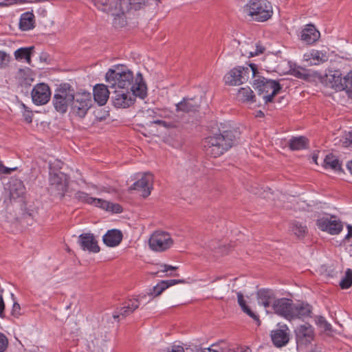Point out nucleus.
<instances>
[{
  "instance_id": "obj_1",
  "label": "nucleus",
  "mask_w": 352,
  "mask_h": 352,
  "mask_svg": "<svg viewBox=\"0 0 352 352\" xmlns=\"http://www.w3.org/2000/svg\"><path fill=\"white\" fill-rule=\"evenodd\" d=\"M105 79L110 88L130 90L141 99L147 96V87L142 74L138 72L135 77L133 72L124 65H114L107 72Z\"/></svg>"
},
{
  "instance_id": "obj_2",
  "label": "nucleus",
  "mask_w": 352,
  "mask_h": 352,
  "mask_svg": "<svg viewBox=\"0 0 352 352\" xmlns=\"http://www.w3.org/2000/svg\"><path fill=\"white\" fill-rule=\"evenodd\" d=\"M239 134L237 130L231 129L205 138L203 143L205 153L214 158L221 156L235 144Z\"/></svg>"
},
{
  "instance_id": "obj_3",
  "label": "nucleus",
  "mask_w": 352,
  "mask_h": 352,
  "mask_svg": "<svg viewBox=\"0 0 352 352\" xmlns=\"http://www.w3.org/2000/svg\"><path fill=\"white\" fill-rule=\"evenodd\" d=\"M253 87L257 94L262 97L265 104L272 102L274 98L282 89L279 82L263 76H258L254 80Z\"/></svg>"
},
{
  "instance_id": "obj_4",
  "label": "nucleus",
  "mask_w": 352,
  "mask_h": 352,
  "mask_svg": "<svg viewBox=\"0 0 352 352\" xmlns=\"http://www.w3.org/2000/svg\"><path fill=\"white\" fill-rule=\"evenodd\" d=\"M73 94L74 88L69 83H62L56 89L52 98V104L57 112L64 114L69 106L72 107Z\"/></svg>"
},
{
  "instance_id": "obj_5",
  "label": "nucleus",
  "mask_w": 352,
  "mask_h": 352,
  "mask_svg": "<svg viewBox=\"0 0 352 352\" xmlns=\"http://www.w3.org/2000/svg\"><path fill=\"white\" fill-rule=\"evenodd\" d=\"M256 66L250 64L248 67L238 66L230 70L223 77L226 85L239 86L246 82L250 77L256 78Z\"/></svg>"
},
{
  "instance_id": "obj_6",
  "label": "nucleus",
  "mask_w": 352,
  "mask_h": 352,
  "mask_svg": "<svg viewBox=\"0 0 352 352\" xmlns=\"http://www.w3.org/2000/svg\"><path fill=\"white\" fill-rule=\"evenodd\" d=\"M74 99L72 101V111L76 116L84 118L92 105V96L91 93L86 91L75 92L72 94Z\"/></svg>"
},
{
  "instance_id": "obj_7",
  "label": "nucleus",
  "mask_w": 352,
  "mask_h": 352,
  "mask_svg": "<svg viewBox=\"0 0 352 352\" xmlns=\"http://www.w3.org/2000/svg\"><path fill=\"white\" fill-rule=\"evenodd\" d=\"M245 10L258 21H267L272 14L271 5L263 0H251Z\"/></svg>"
},
{
  "instance_id": "obj_8",
  "label": "nucleus",
  "mask_w": 352,
  "mask_h": 352,
  "mask_svg": "<svg viewBox=\"0 0 352 352\" xmlns=\"http://www.w3.org/2000/svg\"><path fill=\"white\" fill-rule=\"evenodd\" d=\"M173 244L169 233L163 231H155L148 240L150 248L155 252H164L169 249Z\"/></svg>"
},
{
  "instance_id": "obj_9",
  "label": "nucleus",
  "mask_w": 352,
  "mask_h": 352,
  "mask_svg": "<svg viewBox=\"0 0 352 352\" xmlns=\"http://www.w3.org/2000/svg\"><path fill=\"white\" fill-rule=\"evenodd\" d=\"M94 5L102 12L110 13L115 16L124 14L123 3H126V0H93Z\"/></svg>"
},
{
  "instance_id": "obj_10",
  "label": "nucleus",
  "mask_w": 352,
  "mask_h": 352,
  "mask_svg": "<svg viewBox=\"0 0 352 352\" xmlns=\"http://www.w3.org/2000/svg\"><path fill=\"white\" fill-rule=\"evenodd\" d=\"M297 349L307 346L315 338L314 328L308 323L298 326L294 331Z\"/></svg>"
},
{
  "instance_id": "obj_11",
  "label": "nucleus",
  "mask_w": 352,
  "mask_h": 352,
  "mask_svg": "<svg viewBox=\"0 0 352 352\" xmlns=\"http://www.w3.org/2000/svg\"><path fill=\"white\" fill-rule=\"evenodd\" d=\"M136 93L126 89H116L112 95L113 105L117 108H127L134 103Z\"/></svg>"
},
{
  "instance_id": "obj_12",
  "label": "nucleus",
  "mask_w": 352,
  "mask_h": 352,
  "mask_svg": "<svg viewBox=\"0 0 352 352\" xmlns=\"http://www.w3.org/2000/svg\"><path fill=\"white\" fill-rule=\"evenodd\" d=\"M66 180V175L61 172L50 173L49 182L52 192L64 197L67 188Z\"/></svg>"
},
{
  "instance_id": "obj_13",
  "label": "nucleus",
  "mask_w": 352,
  "mask_h": 352,
  "mask_svg": "<svg viewBox=\"0 0 352 352\" xmlns=\"http://www.w3.org/2000/svg\"><path fill=\"white\" fill-rule=\"evenodd\" d=\"M272 309L275 314L286 318L292 320L293 300L286 298L275 300L272 304Z\"/></svg>"
},
{
  "instance_id": "obj_14",
  "label": "nucleus",
  "mask_w": 352,
  "mask_h": 352,
  "mask_svg": "<svg viewBox=\"0 0 352 352\" xmlns=\"http://www.w3.org/2000/svg\"><path fill=\"white\" fill-rule=\"evenodd\" d=\"M32 102L36 105H43L48 102L51 97L50 87L45 83H38L31 92Z\"/></svg>"
},
{
  "instance_id": "obj_15",
  "label": "nucleus",
  "mask_w": 352,
  "mask_h": 352,
  "mask_svg": "<svg viewBox=\"0 0 352 352\" xmlns=\"http://www.w3.org/2000/svg\"><path fill=\"white\" fill-rule=\"evenodd\" d=\"M316 225L321 230L327 232L330 234H338L343 228L341 221L333 217L330 219L327 217L318 219Z\"/></svg>"
},
{
  "instance_id": "obj_16",
  "label": "nucleus",
  "mask_w": 352,
  "mask_h": 352,
  "mask_svg": "<svg viewBox=\"0 0 352 352\" xmlns=\"http://www.w3.org/2000/svg\"><path fill=\"white\" fill-rule=\"evenodd\" d=\"M153 176L150 173H144L143 176L135 182L129 189V190H135L142 192V196L147 197L150 195L153 189Z\"/></svg>"
},
{
  "instance_id": "obj_17",
  "label": "nucleus",
  "mask_w": 352,
  "mask_h": 352,
  "mask_svg": "<svg viewBox=\"0 0 352 352\" xmlns=\"http://www.w3.org/2000/svg\"><path fill=\"white\" fill-rule=\"evenodd\" d=\"M139 298L128 299L113 314L114 319H124L133 314L140 306Z\"/></svg>"
},
{
  "instance_id": "obj_18",
  "label": "nucleus",
  "mask_w": 352,
  "mask_h": 352,
  "mask_svg": "<svg viewBox=\"0 0 352 352\" xmlns=\"http://www.w3.org/2000/svg\"><path fill=\"white\" fill-rule=\"evenodd\" d=\"M271 339L276 347H282L285 346L289 340V328L286 324L280 326V329H277L271 331Z\"/></svg>"
},
{
  "instance_id": "obj_19",
  "label": "nucleus",
  "mask_w": 352,
  "mask_h": 352,
  "mask_svg": "<svg viewBox=\"0 0 352 352\" xmlns=\"http://www.w3.org/2000/svg\"><path fill=\"white\" fill-rule=\"evenodd\" d=\"M78 243L81 249L84 251H88L93 253H98L100 251V247L98 245V241L93 234H81L78 236Z\"/></svg>"
},
{
  "instance_id": "obj_20",
  "label": "nucleus",
  "mask_w": 352,
  "mask_h": 352,
  "mask_svg": "<svg viewBox=\"0 0 352 352\" xmlns=\"http://www.w3.org/2000/svg\"><path fill=\"white\" fill-rule=\"evenodd\" d=\"M199 100L184 98L180 102L176 104V111L185 113H195L199 111Z\"/></svg>"
},
{
  "instance_id": "obj_21",
  "label": "nucleus",
  "mask_w": 352,
  "mask_h": 352,
  "mask_svg": "<svg viewBox=\"0 0 352 352\" xmlns=\"http://www.w3.org/2000/svg\"><path fill=\"white\" fill-rule=\"evenodd\" d=\"M320 36L319 31L311 24L307 25L300 32V39L307 45L315 43Z\"/></svg>"
},
{
  "instance_id": "obj_22",
  "label": "nucleus",
  "mask_w": 352,
  "mask_h": 352,
  "mask_svg": "<svg viewBox=\"0 0 352 352\" xmlns=\"http://www.w3.org/2000/svg\"><path fill=\"white\" fill-rule=\"evenodd\" d=\"M340 71H334L333 74L327 75L326 85L336 91H344L343 78Z\"/></svg>"
},
{
  "instance_id": "obj_23",
  "label": "nucleus",
  "mask_w": 352,
  "mask_h": 352,
  "mask_svg": "<svg viewBox=\"0 0 352 352\" xmlns=\"http://www.w3.org/2000/svg\"><path fill=\"white\" fill-rule=\"evenodd\" d=\"M109 94L107 87L103 84L97 85L94 88V100L100 106L107 103Z\"/></svg>"
},
{
  "instance_id": "obj_24",
  "label": "nucleus",
  "mask_w": 352,
  "mask_h": 352,
  "mask_svg": "<svg viewBox=\"0 0 352 352\" xmlns=\"http://www.w3.org/2000/svg\"><path fill=\"white\" fill-rule=\"evenodd\" d=\"M121 231L116 229L109 230L103 236V242L109 247H115L120 243L122 239Z\"/></svg>"
},
{
  "instance_id": "obj_25",
  "label": "nucleus",
  "mask_w": 352,
  "mask_h": 352,
  "mask_svg": "<svg viewBox=\"0 0 352 352\" xmlns=\"http://www.w3.org/2000/svg\"><path fill=\"white\" fill-rule=\"evenodd\" d=\"M179 283H184V280H161L157 285L148 292V295L157 296H160L166 289L173 286Z\"/></svg>"
},
{
  "instance_id": "obj_26",
  "label": "nucleus",
  "mask_w": 352,
  "mask_h": 352,
  "mask_svg": "<svg viewBox=\"0 0 352 352\" xmlns=\"http://www.w3.org/2000/svg\"><path fill=\"white\" fill-rule=\"evenodd\" d=\"M258 302L265 307H269L272 301L274 299V295L272 290L262 289L257 292Z\"/></svg>"
},
{
  "instance_id": "obj_27",
  "label": "nucleus",
  "mask_w": 352,
  "mask_h": 352,
  "mask_svg": "<svg viewBox=\"0 0 352 352\" xmlns=\"http://www.w3.org/2000/svg\"><path fill=\"white\" fill-rule=\"evenodd\" d=\"M311 307L309 304H294L292 320L301 317L309 316L311 313Z\"/></svg>"
},
{
  "instance_id": "obj_28",
  "label": "nucleus",
  "mask_w": 352,
  "mask_h": 352,
  "mask_svg": "<svg viewBox=\"0 0 352 352\" xmlns=\"http://www.w3.org/2000/svg\"><path fill=\"white\" fill-rule=\"evenodd\" d=\"M289 148L292 151H298L308 147V139L304 136L294 137L289 140Z\"/></svg>"
},
{
  "instance_id": "obj_29",
  "label": "nucleus",
  "mask_w": 352,
  "mask_h": 352,
  "mask_svg": "<svg viewBox=\"0 0 352 352\" xmlns=\"http://www.w3.org/2000/svg\"><path fill=\"white\" fill-rule=\"evenodd\" d=\"M34 16L32 13L27 12L23 13L20 19L19 28L23 31L31 30L34 28Z\"/></svg>"
},
{
  "instance_id": "obj_30",
  "label": "nucleus",
  "mask_w": 352,
  "mask_h": 352,
  "mask_svg": "<svg viewBox=\"0 0 352 352\" xmlns=\"http://www.w3.org/2000/svg\"><path fill=\"white\" fill-rule=\"evenodd\" d=\"M237 98L239 100L247 102H256L255 96L253 91L250 87L241 88L237 93Z\"/></svg>"
},
{
  "instance_id": "obj_31",
  "label": "nucleus",
  "mask_w": 352,
  "mask_h": 352,
  "mask_svg": "<svg viewBox=\"0 0 352 352\" xmlns=\"http://www.w3.org/2000/svg\"><path fill=\"white\" fill-rule=\"evenodd\" d=\"M34 47H21L14 52V57L16 60H20L25 59L28 64L31 63V55Z\"/></svg>"
},
{
  "instance_id": "obj_32",
  "label": "nucleus",
  "mask_w": 352,
  "mask_h": 352,
  "mask_svg": "<svg viewBox=\"0 0 352 352\" xmlns=\"http://www.w3.org/2000/svg\"><path fill=\"white\" fill-rule=\"evenodd\" d=\"M324 167L330 168L336 171L342 170L339 160L333 154L326 155L324 160Z\"/></svg>"
},
{
  "instance_id": "obj_33",
  "label": "nucleus",
  "mask_w": 352,
  "mask_h": 352,
  "mask_svg": "<svg viewBox=\"0 0 352 352\" xmlns=\"http://www.w3.org/2000/svg\"><path fill=\"white\" fill-rule=\"evenodd\" d=\"M307 57H309L310 59L311 58L314 60H316L317 63H315V64L326 62L328 60L329 58V56L327 51H319L315 50H311L310 54L307 55Z\"/></svg>"
},
{
  "instance_id": "obj_34",
  "label": "nucleus",
  "mask_w": 352,
  "mask_h": 352,
  "mask_svg": "<svg viewBox=\"0 0 352 352\" xmlns=\"http://www.w3.org/2000/svg\"><path fill=\"white\" fill-rule=\"evenodd\" d=\"M292 231L298 237H301L305 235L307 232V227L303 226L301 223L294 221L292 223Z\"/></svg>"
},
{
  "instance_id": "obj_35",
  "label": "nucleus",
  "mask_w": 352,
  "mask_h": 352,
  "mask_svg": "<svg viewBox=\"0 0 352 352\" xmlns=\"http://www.w3.org/2000/svg\"><path fill=\"white\" fill-rule=\"evenodd\" d=\"M352 285V270L347 269L345 272L344 276L342 278L340 283V286L342 289H348Z\"/></svg>"
},
{
  "instance_id": "obj_36",
  "label": "nucleus",
  "mask_w": 352,
  "mask_h": 352,
  "mask_svg": "<svg viewBox=\"0 0 352 352\" xmlns=\"http://www.w3.org/2000/svg\"><path fill=\"white\" fill-rule=\"evenodd\" d=\"M316 324L322 329L324 331L326 332H331L332 331V326L330 323H329L326 319L321 316H316Z\"/></svg>"
},
{
  "instance_id": "obj_37",
  "label": "nucleus",
  "mask_w": 352,
  "mask_h": 352,
  "mask_svg": "<svg viewBox=\"0 0 352 352\" xmlns=\"http://www.w3.org/2000/svg\"><path fill=\"white\" fill-rule=\"evenodd\" d=\"M74 199L78 201L92 205L94 198L89 197V195L82 191H78L74 195Z\"/></svg>"
},
{
  "instance_id": "obj_38",
  "label": "nucleus",
  "mask_w": 352,
  "mask_h": 352,
  "mask_svg": "<svg viewBox=\"0 0 352 352\" xmlns=\"http://www.w3.org/2000/svg\"><path fill=\"white\" fill-rule=\"evenodd\" d=\"M343 83L344 90L346 91L349 97L352 98V72L343 78Z\"/></svg>"
},
{
  "instance_id": "obj_39",
  "label": "nucleus",
  "mask_w": 352,
  "mask_h": 352,
  "mask_svg": "<svg viewBox=\"0 0 352 352\" xmlns=\"http://www.w3.org/2000/svg\"><path fill=\"white\" fill-rule=\"evenodd\" d=\"M220 352H251V351L247 346H226L225 348L220 347Z\"/></svg>"
},
{
  "instance_id": "obj_40",
  "label": "nucleus",
  "mask_w": 352,
  "mask_h": 352,
  "mask_svg": "<svg viewBox=\"0 0 352 352\" xmlns=\"http://www.w3.org/2000/svg\"><path fill=\"white\" fill-rule=\"evenodd\" d=\"M92 205H94L96 206L104 209L107 211H109L110 202L102 199L94 198V201Z\"/></svg>"
},
{
  "instance_id": "obj_41",
  "label": "nucleus",
  "mask_w": 352,
  "mask_h": 352,
  "mask_svg": "<svg viewBox=\"0 0 352 352\" xmlns=\"http://www.w3.org/2000/svg\"><path fill=\"white\" fill-rule=\"evenodd\" d=\"M14 186H16V188L15 190H14L13 188H11L10 191L12 195L14 194V191L17 197H19L24 193L25 188L21 181H16Z\"/></svg>"
},
{
  "instance_id": "obj_42",
  "label": "nucleus",
  "mask_w": 352,
  "mask_h": 352,
  "mask_svg": "<svg viewBox=\"0 0 352 352\" xmlns=\"http://www.w3.org/2000/svg\"><path fill=\"white\" fill-rule=\"evenodd\" d=\"M10 61V56L3 51H0V68L4 67Z\"/></svg>"
},
{
  "instance_id": "obj_43",
  "label": "nucleus",
  "mask_w": 352,
  "mask_h": 352,
  "mask_svg": "<svg viewBox=\"0 0 352 352\" xmlns=\"http://www.w3.org/2000/svg\"><path fill=\"white\" fill-rule=\"evenodd\" d=\"M160 352H185L183 346L179 345H172L164 349L160 350Z\"/></svg>"
},
{
  "instance_id": "obj_44",
  "label": "nucleus",
  "mask_w": 352,
  "mask_h": 352,
  "mask_svg": "<svg viewBox=\"0 0 352 352\" xmlns=\"http://www.w3.org/2000/svg\"><path fill=\"white\" fill-rule=\"evenodd\" d=\"M243 311L245 312L246 314H248L250 317H251L254 320H255L256 322H257V324L258 325H260L261 324V321L259 320V318L258 316L255 314L250 309L248 306H247L246 307H245L243 309Z\"/></svg>"
},
{
  "instance_id": "obj_45",
  "label": "nucleus",
  "mask_w": 352,
  "mask_h": 352,
  "mask_svg": "<svg viewBox=\"0 0 352 352\" xmlns=\"http://www.w3.org/2000/svg\"><path fill=\"white\" fill-rule=\"evenodd\" d=\"M8 340L6 336L0 333V352H3L8 347Z\"/></svg>"
},
{
  "instance_id": "obj_46",
  "label": "nucleus",
  "mask_w": 352,
  "mask_h": 352,
  "mask_svg": "<svg viewBox=\"0 0 352 352\" xmlns=\"http://www.w3.org/2000/svg\"><path fill=\"white\" fill-rule=\"evenodd\" d=\"M342 145L345 147L352 146V131L349 132L342 140Z\"/></svg>"
},
{
  "instance_id": "obj_47",
  "label": "nucleus",
  "mask_w": 352,
  "mask_h": 352,
  "mask_svg": "<svg viewBox=\"0 0 352 352\" xmlns=\"http://www.w3.org/2000/svg\"><path fill=\"white\" fill-rule=\"evenodd\" d=\"M16 170V168H7L1 162H0V175H8L10 174L12 171Z\"/></svg>"
},
{
  "instance_id": "obj_48",
  "label": "nucleus",
  "mask_w": 352,
  "mask_h": 352,
  "mask_svg": "<svg viewBox=\"0 0 352 352\" xmlns=\"http://www.w3.org/2000/svg\"><path fill=\"white\" fill-rule=\"evenodd\" d=\"M109 211L114 213H120L122 212V207L118 204H113L110 202Z\"/></svg>"
},
{
  "instance_id": "obj_49",
  "label": "nucleus",
  "mask_w": 352,
  "mask_h": 352,
  "mask_svg": "<svg viewBox=\"0 0 352 352\" xmlns=\"http://www.w3.org/2000/svg\"><path fill=\"white\" fill-rule=\"evenodd\" d=\"M197 352H220V346L218 344H212L210 347L201 349Z\"/></svg>"
},
{
  "instance_id": "obj_50",
  "label": "nucleus",
  "mask_w": 352,
  "mask_h": 352,
  "mask_svg": "<svg viewBox=\"0 0 352 352\" xmlns=\"http://www.w3.org/2000/svg\"><path fill=\"white\" fill-rule=\"evenodd\" d=\"M23 107L25 109V111L23 113V116H24L25 120L28 123H31L32 122V111L28 110L27 109L28 108L25 107V105L24 104H23Z\"/></svg>"
},
{
  "instance_id": "obj_51",
  "label": "nucleus",
  "mask_w": 352,
  "mask_h": 352,
  "mask_svg": "<svg viewBox=\"0 0 352 352\" xmlns=\"http://www.w3.org/2000/svg\"><path fill=\"white\" fill-rule=\"evenodd\" d=\"M265 51V48L263 46L259 45H256V49L254 51H251L249 52L250 56L253 57L257 56L258 54H263Z\"/></svg>"
},
{
  "instance_id": "obj_52",
  "label": "nucleus",
  "mask_w": 352,
  "mask_h": 352,
  "mask_svg": "<svg viewBox=\"0 0 352 352\" xmlns=\"http://www.w3.org/2000/svg\"><path fill=\"white\" fill-rule=\"evenodd\" d=\"M237 300L238 303L241 307V309L243 310L245 307H246L248 305L245 303V300L243 298V295L241 292L237 293Z\"/></svg>"
},
{
  "instance_id": "obj_53",
  "label": "nucleus",
  "mask_w": 352,
  "mask_h": 352,
  "mask_svg": "<svg viewBox=\"0 0 352 352\" xmlns=\"http://www.w3.org/2000/svg\"><path fill=\"white\" fill-rule=\"evenodd\" d=\"M20 310H21V307H20L19 304L17 302H14L12 309V315L15 317H18V316L20 315Z\"/></svg>"
},
{
  "instance_id": "obj_54",
  "label": "nucleus",
  "mask_w": 352,
  "mask_h": 352,
  "mask_svg": "<svg viewBox=\"0 0 352 352\" xmlns=\"http://www.w3.org/2000/svg\"><path fill=\"white\" fill-rule=\"evenodd\" d=\"M4 309H5V304H4L2 296L0 295V318H3L5 317Z\"/></svg>"
},
{
  "instance_id": "obj_55",
  "label": "nucleus",
  "mask_w": 352,
  "mask_h": 352,
  "mask_svg": "<svg viewBox=\"0 0 352 352\" xmlns=\"http://www.w3.org/2000/svg\"><path fill=\"white\" fill-rule=\"evenodd\" d=\"M17 0H5L0 2V7H6L16 3Z\"/></svg>"
},
{
  "instance_id": "obj_56",
  "label": "nucleus",
  "mask_w": 352,
  "mask_h": 352,
  "mask_svg": "<svg viewBox=\"0 0 352 352\" xmlns=\"http://www.w3.org/2000/svg\"><path fill=\"white\" fill-rule=\"evenodd\" d=\"M163 269L161 270L163 272H168V270H175L177 269V267L168 265H162Z\"/></svg>"
},
{
  "instance_id": "obj_57",
  "label": "nucleus",
  "mask_w": 352,
  "mask_h": 352,
  "mask_svg": "<svg viewBox=\"0 0 352 352\" xmlns=\"http://www.w3.org/2000/svg\"><path fill=\"white\" fill-rule=\"evenodd\" d=\"M348 234L346 235L344 239H348L350 237H352V226L349 225L347 226Z\"/></svg>"
},
{
  "instance_id": "obj_58",
  "label": "nucleus",
  "mask_w": 352,
  "mask_h": 352,
  "mask_svg": "<svg viewBox=\"0 0 352 352\" xmlns=\"http://www.w3.org/2000/svg\"><path fill=\"white\" fill-rule=\"evenodd\" d=\"M152 123L157 124L159 125H164V126L166 124V122L164 120H154L152 122Z\"/></svg>"
},
{
  "instance_id": "obj_59",
  "label": "nucleus",
  "mask_w": 352,
  "mask_h": 352,
  "mask_svg": "<svg viewBox=\"0 0 352 352\" xmlns=\"http://www.w3.org/2000/svg\"><path fill=\"white\" fill-rule=\"evenodd\" d=\"M346 167L350 171V173L352 174V160L347 163Z\"/></svg>"
},
{
  "instance_id": "obj_60",
  "label": "nucleus",
  "mask_w": 352,
  "mask_h": 352,
  "mask_svg": "<svg viewBox=\"0 0 352 352\" xmlns=\"http://www.w3.org/2000/svg\"><path fill=\"white\" fill-rule=\"evenodd\" d=\"M257 117H263L264 116V113L263 111H258L257 112V115H256Z\"/></svg>"
},
{
  "instance_id": "obj_61",
  "label": "nucleus",
  "mask_w": 352,
  "mask_h": 352,
  "mask_svg": "<svg viewBox=\"0 0 352 352\" xmlns=\"http://www.w3.org/2000/svg\"><path fill=\"white\" fill-rule=\"evenodd\" d=\"M312 158H313L314 162L316 164H317V159H318V156H317L316 155H313V157H312Z\"/></svg>"
},
{
  "instance_id": "obj_62",
  "label": "nucleus",
  "mask_w": 352,
  "mask_h": 352,
  "mask_svg": "<svg viewBox=\"0 0 352 352\" xmlns=\"http://www.w3.org/2000/svg\"><path fill=\"white\" fill-rule=\"evenodd\" d=\"M19 1H20V2H21V3H25V2H26L25 0H19Z\"/></svg>"
},
{
  "instance_id": "obj_63",
  "label": "nucleus",
  "mask_w": 352,
  "mask_h": 352,
  "mask_svg": "<svg viewBox=\"0 0 352 352\" xmlns=\"http://www.w3.org/2000/svg\"><path fill=\"white\" fill-rule=\"evenodd\" d=\"M170 276H178V274H170Z\"/></svg>"
}]
</instances>
